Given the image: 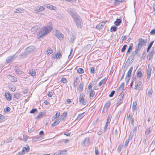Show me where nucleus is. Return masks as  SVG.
Instances as JSON below:
<instances>
[{"label": "nucleus", "mask_w": 155, "mask_h": 155, "mask_svg": "<svg viewBox=\"0 0 155 155\" xmlns=\"http://www.w3.org/2000/svg\"><path fill=\"white\" fill-rule=\"evenodd\" d=\"M47 95L49 97H51L53 95L52 92L51 91L48 92Z\"/></svg>", "instance_id": "nucleus-51"}, {"label": "nucleus", "mask_w": 155, "mask_h": 155, "mask_svg": "<svg viewBox=\"0 0 155 155\" xmlns=\"http://www.w3.org/2000/svg\"><path fill=\"white\" fill-rule=\"evenodd\" d=\"M117 29V27L115 26H112L110 29L111 31H115Z\"/></svg>", "instance_id": "nucleus-44"}, {"label": "nucleus", "mask_w": 155, "mask_h": 155, "mask_svg": "<svg viewBox=\"0 0 155 155\" xmlns=\"http://www.w3.org/2000/svg\"><path fill=\"white\" fill-rule=\"evenodd\" d=\"M151 72V69L150 68H148L147 72V78L148 79H149L150 77Z\"/></svg>", "instance_id": "nucleus-18"}, {"label": "nucleus", "mask_w": 155, "mask_h": 155, "mask_svg": "<svg viewBox=\"0 0 155 155\" xmlns=\"http://www.w3.org/2000/svg\"><path fill=\"white\" fill-rule=\"evenodd\" d=\"M137 103L136 102H133L132 106V109L133 110H136L137 109Z\"/></svg>", "instance_id": "nucleus-36"}, {"label": "nucleus", "mask_w": 155, "mask_h": 155, "mask_svg": "<svg viewBox=\"0 0 155 155\" xmlns=\"http://www.w3.org/2000/svg\"><path fill=\"white\" fill-rule=\"evenodd\" d=\"M124 82L122 83L120 86V88L122 89H123L124 87Z\"/></svg>", "instance_id": "nucleus-52"}, {"label": "nucleus", "mask_w": 155, "mask_h": 155, "mask_svg": "<svg viewBox=\"0 0 155 155\" xmlns=\"http://www.w3.org/2000/svg\"><path fill=\"white\" fill-rule=\"evenodd\" d=\"M86 141H87V143H88L89 142V138H85V139L84 140V141H83V143H85V142Z\"/></svg>", "instance_id": "nucleus-57"}, {"label": "nucleus", "mask_w": 155, "mask_h": 155, "mask_svg": "<svg viewBox=\"0 0 155 155\" xmlns=\"http://www.w3.org/2000/svg\"><path fill=\"white\" fill-rule=\"evenodd\" d=\"M55 35L60 40H62L64 38V35L61 33H57Z\"/></svg>", "instance_id": "nucleus-13"}, {"label": "nucleus", "mask_w": 155, "mask_h": 155, "mask_svg": "<svg viewBox=\"0 0 155 155\" xmlns=\"http://www.w3.org/2000/svg\"><path fill=\"white\" fill-rule=\"evenodd\" d=\"M85 113L84 112L81 114H79L78 116H77L76 119L78 120H80L84 116H83V114Z\"/></svg>", "instance_id": "nucleus-23"}, {"label": "nucleus", "mask_w": 155, "mask_h": 155, "mask_svg": "<svg viewBox=\"0 0 155 155\" xmlns=\"http://www.w3.org/2000/svg\"><path fill=\"white\" fill-rule=\"evenodd\" d=\"M150 34L152 35H155V29L152 30L150 32Z\"/></svg>", "instance_id": "nucleus-55"}, {"label": "nucleus", "mask_w": 155, "mask_h": 155, "mask_svg": "<svg viewBox=\"0 0 155 155\" xmlns=\"http://www.w3.org/2000/svg\"><path fill=\"white\" fill-rule=\"evenodd\" d=\"M115 93V91H112L110 93V94L109 95V97H112L114 95V94Z\"/></svg>", "instance_id": "nucleus-53"}, {"label": "nucleus", "mask_w": 155, "mask_h": 155, "mask_svg": "<svg viewBox=\"0 0 155 155\" xmlns=\"http://www.w3.org/2000/svg\"><path fill=\"white\" fill-rule=\"evenodd\" d=\"M29 73L32 76H35L36 74L35 71L33 69H31L29 71Z\"/></svg>", "instance_id": "nucleus-24"}, {"label": "nucleus", "mask_w": 155, "mask_h": 155, "mask_svg": "<svg viewBox=\"0 0 155 155\" xmlns=\"http://www.w3.org/2000/svg\"><path fill=\"white\" fill-rule=\"evenodd\" d=\"M45 33L44 29L43 28L41 31H40L38 33L37 35L39 38H41L47 35L45 34Z\"/></svg>", "instance_id": "nucleus-6"}, {"label": "nucleus", "mask_w": 155, "mask_h": 155, "mask_svg": "<svg viewBox=\"0 0 155 155\" xmlns=\"http://www.w3.org/2000/svg\"><path fill=\"white\" fill-rule=\"evenodd\" d=\"M110 119H111V118H110V117L109 116L107 117V122H106V123H107V124H108L110 122Z\"/></svg>", "instance_id": "nucleus-58"}, {"label": "nucleus", "mask_w": 155, "mask_h": 155, "mask_svg": "<svg viewBox=\"0 0 155 155\" xmlns=\"http://www.w3.org/2000/svg\"><path fill=\"white\" fill-rule=\"evenodd\" d=\"M84 88V83L81 82L79 85L78 90L79 92H81L82 91Z\"/></svg>", "instance_id": "nucleus-14"}, {"label": "nucleus", "mask_w": 155, "mask_h": 155, "mask_svg": "<svg viewBox=\"0 0 155 155\" xmlns=\"http://www.w3.org/2000/svg\"><path fill=\"white\" fill-rule=\"evenodd\" d=\"M5 119V117L3 115L0 114V123L3 122Z\"/></svg>", "instance_id": "nucleus-38"}, {"label": "nucleus", "mask_w": 155, "mask_h": 155, "mask_svg": "<svg viewBox=\"0 0 155 155\" xmlns=\"http://www.w3.org/2000/svg\"><path fill=\"white\" fill-rule=\"evenodd\" d=\"M151 131V129L150 127H149L145 131V134L147 135H148L150 134Z\"/></svg>", "instance_id": "nucleus-37"}, {"label": "nucleus", "mask_w": 155, "mask_h": 155, "mask_svg": "<svg viewBox=\"0 0 155 155\" xmlns=\"http://www.w3.org/2000/svg\"><path fill=\"white\" fill-rule=\"evenodd\" d=\"M60 121L59 119H56L54 122L51 124L52 127H54L57 126L60 123Z\"/></svg>", "instance_id": "nucleus-20"}, {"label": "nucleus", "mask_w": 155, "mask_h": 155, "mask_svg": "<svg viewBox=\"0 0 155 155\" xmlns=\"http://www.w3.org/2000/svg\"><path fill=\"white\" fill-rule=\"evenodd\" d=\"M10 90L12 91H15L16 88L13 85H11L9 87Z\"/></svg>", "instance_id": "nucleus-30"}, {"label": "nucleus", "mask_w": 155, "mask_h": 155, "mask_svg": "<svg viewBox=\"0 0 155 155\" xmlns=\"http://www.w3.org/2000/svg\"><path fill=\"white\" fill-rule=\"evenodd\" d=\"M93 87V84L92 83V82L90 83L89 84L88 86V89L89 90H90L91 91V90H92V87Z\"/></svg>", "instance_id": "nucleus-43"}, {"label": "nucleus", "mask_w": 155, "mask_h": 155, "mask_svg": "<svg viewBox=\"0 0 155 155\" xmlns=\"http://www.w3.org/2000/svg\"><path fill=\"white\" fill-rule=\"evenodd\" d=\"M20 94L19 93H16L14 95V97L18 99L20 97Z\"/></svg>", "instance_id": "nucleus-39"}, {"label": "nucleus", "mask_w": 155, "mask_h": 155, "mask_svg": "<svg viewBox=\"0 0 155 155\" xmlns=\"http://www.w3.org/2000/svg\"><path fill=\"white\" fill-rule=\"evenodd\" d=\"M122 147H123L122 145L121 144L119 146L118 149H117L119 151H120L121 150V149L122 148Z\"/></svg>", "instance_id": "nucleus-56"}, {"label": "nucleus", "mask_w": 155, "mask_h": 155, "mask_svg": "<svg viewBox=\"0 0 155 155\" xmlns=\"http://www.w3.org/2000/svg\"><path fill=\"white\" fill-rule=\"evenodd\" d=\"M95 94V91L93 90H91L89 92L90 97H93Z\"/></svg>", "instance_id": "nucleus-25"}, {"label": "nucleus", "mask_w": 155, "mask_h": 155, "mask_svg": "<svg viewBox=\"0 0 155 155\" xmlns=\"http://www.w3.org/2000/svg\"><path fill=\"white\" fill-rule=\"evenodd\" d=\"M62 52L59 51L57 52L55 56H52V58L53 59H54L56 58L57 59H59L62 57Z\"/></svg>", "instance_id": "nucleus-7"}, {"label": "nucleus", "mask_w": 155, "mask_h": 155, "mask_svg": "<svg viewBox=\"0 0 155 155\" xmlns=\"http://www.w3.org/2000/svg\"><path fill=\"white\" fill-rule=\"evenodd\" d=\"M107 22V21H102L101 22L96 26V28L98 30H100L102 29L103 28Z\"/></svg>", "instance_id": "nucleus-4"}, {"label": "nucleus", "mask_w": 155, "mask_h": 155, "mask_svg": "<svg viewBox=\"0 0 155 155\" xmlns=\"http://www.w3.org/2000/svg\"><path fill=\"white\" fill-rule=\"evenodd\" d=\"M147 41V39H143L141 38H139L138 39V50L140 49L142 46L146 45V44Z\"/></svg>", "instance_id": "nucleus-1"}, {"label": "nucleus", "mask_w": 155, "mask_h": 155, "mask_svg": "<svg viewBox=\"0 0 155 155\" xmlns=\"http://www.w3.org/2000/svg\"><path fill=\"white\" fill-rule=\"evenodd\" d=\"M95 68L94 67H92L90 70V71L91 73L92 74H94L95 72Z\"/></svg>", "instance_id": "nucleus-49"}, {"label": "nucleus", "mask_w": 155, "mask_h": 155, "mask_svg": "<svg viewBox=\"0 0 155 155\" xmlns=\"http://www.w3.org/2000/svg\"><path fill=\"white\" fill-rule=\"evenodd\" d=\"M67 113L66 111L64 112L61 115V119L62 120H65L67 115Z\"/></svg>", "instance_id": "nucleus-15"}, {"label": "nucleus", "mask_w": 155, "mask_h": 155, "mask_svg": "<svg viewBox=\"0 0 155 155\" xmlns=\"http://www.w3.org/2000/svg\"><path fill=\"white\" fill-rule=\"evenodd\" d=\"M77 72L79 74H82L84 72V70L81 68H80L77 70Z\"/></svg>", "instance_id": "nucleus-33"}, {"label": "nucleus", "mask_w": 155, "mask_h": 155, "mask_svg": "<svg viewBox=\"0 0 155 155\" xmlns=\"http://www.w3.org/2000/svg\"><path fill=\"white\" fill-rule=\"evenodd\" d=\"M45 10V8L42 6H40L38 7L36 9L35 11L37 12H40Z\"/></svg>", "instance_id": "nucleus-12"}, {"label": "nucleus", "mask_w": 155, "mask_h": 155, "mask_svg": "<svg viewBox=\"0 0 155 155\" xmlns=\"http://www.w3.org/2000/svg\"><path fill=\"white\" fill-rule=\"evenodd\" d=\"M153 93V90L152 89H149L148 90V95L149 97H151L152 94Z\"/></svg>", "instance_id": "nucleus-42"}, {"label": "nucleus", "mask_w": 155, "mask_h": 155, "mask_svg": "<svg viewBox=\"0 0 155 155\" xmlns=\"http://www.w3.org/2000/svg\"><path fill=\"white\" fill-rule=\"evenodd\" d=\"M43 29L46 32L45 34H47L51 31L52 27L51 25H47L44 27Z\"/></svg>", "instance_id": "nucleus-5"}, {"label": "nucleus", "mask_w": 155, "mask_h": 155, "mask_svg": "<svg viewBox=\"0 0 155 155\" xmlns=\"http://www.w3.org/2000/svg\"><path fill=\"white\" fill-rule=\"evenodd\" d=\"M121 22V19H117L114 22V25L117 26L120 25V23Z\"/></svg>", "instance_id": "nucleus-19"}, {"label": "nucleus", "mask_w": 155, "mask_h": 155, "mask_svg": "<svg viewBox=\"0 0 155 155\" xmlns=\"http://www.w3.org/2000/svg\"><path fill=\"white\" fill-rule=\"evenodd\" d=\"M5 97L6 99L9 101L12 100V97L11 94L8 92H6L5 94Z\"/></svg>", "instance_id": "nucleus-10"}, {"label": "nucleus", "mask_w": 155, "mask_h": 155, "mask_svg": "<svg viewBox=\"0 0 155 155\" xmlns=\"http://www.w3.org/2000/svg\"><path fill=\"white\" fill-rule=\"evenodd\" d=\"M69 140L67 139L65 140H64V143L67 144L69 142Z\"/></svg>", "instance_id": "nucleus-60"}, {"label": "nucleus", "mask_w": 155, "mask_h": 155, "mask_svg": "<svg viewBox=\"0 0 155 155\" xmlns=\"http://www.w3.org/2000/svg\"><path fill=\"white\" fill-rule=\"evenodd\" d=\"M133 45L132 43H131L130 44L129 47L127 51V54L130 53V51L132 49V48L133 47Z\"/></svg>", "instance_id": "nucleus-29"}, {"label": "nucleus", "mask_w": 155, "mask_h": 155, "mask_svg": "<svg viewBox=\"0 0 155 155\" xmlns=\"http://www.w3.org/2000/svg\"><path fill=\"white\" fill-rule=\"evenodd\" d=\"M154 42V41H153L151 42L149 44V45L148 46L147 49V52H148L150 50V49L151 48V47L152 46V45L153 44V43Z\"/></svg>", "instance_id": "nucleus-32"}, {"label": "nucleus", "mask_w": 155, "mask_h": 155, "mask_svg": "<svg viewBox=\"0 0 155 155\" xmlns=\"http://www.w3.org/2000/svg\"><path fill=\"white\" fill-rule=\"evenodd\" d=\"M13 60V57L10 56L8 58L6 59V63L8 64L12 62Z\"/></svg>", "instance_id": "nucleus-16"}, {"label": "nucleus", "mask_w": 155, "mask_h": 155, "mask_svg": "<svg viewBox=\"0 0 155 155\" xmlns=\"http://www.w3.org/2000/svg\"><path fill=\"white\" fill-rule=\"evenodd\" d=\"M24 154V153H23V152L22 151V152H20L18 153L17 155H22Z\"/></svg>", "instance_id": "nucleus-63"}, {"label": "nucleus", "mask_w": 155, "mask_h": 155, "mask_svg": "<svg viewBox=\"0 0 155 155\" xmlns=\"http://www.w3.org/2000/svg\"><path fill=\"white\" fill-rule=\"evenodd\" d=\"M28 138V135L26 134H24L23 135V139L25 141H26Z\"/></svg>", "instance_id": "nucleus-41"}, {"label": "nucleus", "mask_w": 155, "mask_h": 155, "mask_svg": "<svg viewBox=\"0 0 155 155\" xmlns=\"http://www.w3.org/2000/svg\"><path fill=\"white\" fill-rule=\"evenodd\" d=\"M23 12V10L20 8H18L15 10L14 12L15 13H22Z\"/></svg>", "instance_id": "nucleus-31"}, {"label": "nucleus", "mask_w": 155, "mask_h": 155, "mask_svg": "<svg viewBox=\"0 0 155 155\" xmlns=\"http://www.w3.org/2000/svg\"><path fill=\"white\" fill-rule=\"evenodd\" d=\"M110 102H107V103L105 105L104 108H105L107 109L110 107Z\"/></svg>", "instance_id": "nucleus-40"}, {"label": "nucleus", "mask_w": 155, "mask_h": 155, "mask_svg": "<svg viewBox=\"0 0 155 155\" xmlns=\"http://www.w3.org/2000/svg\"><path fill=\"white\" fill-rule=\"evenodd\" d=\"M137 76L138 78H141L143 76L142 70H141L140 71L139 70V71H137Z\"/></svg>", "instance_id": "nucleus-21"}, {"label": "nucleus", "mask_w": 155, "mask_h": 155, "mask_svg": "<svg viewBox=\"0 0 155 155\" xmlns=\"http://www.w3.org/2000/svg\"><path fill=\"white\" fill-rule=\"evenodd\" d=\"M85 95L83 94H81L79 97V100L80 103L82 105H85L87 102L85 100Z\"/></svg>", "instance_id": "nucleus-3"}, {"label": "nucleus", "mask_w": 155, "mask_h": 155, "mask_svg": "<svg viewBox=\"0 0 155 155\" xmlns=\"http://www.w3.org/2000/svg\"><path fill=\"white\" fill-rule=\"evenodd\" d=\"M154 54V52L153 51H151L150 52L149 54V59L151 60L153 58V57Z\"/></svg>", "instance_id": "nucleus-28"}, {"label": "nucleus", "mask_w": 155, "mask_h": 155, "mask_svg": "<svg viewBox=\"0 0 155 155\" xmlns=\"http://www.w3.org/2000/svg\"><path fill=\"white\" fill-rule=\"evenodd\" d=\"M71 133L70 132H68L67 133H64V135L67 136H69L70 135Z\"/></svg>", "instance_id": "nucleus-59"}, {"label": "nucleus", "mask_w": 155, "mask_h": 155, "mask_svg": "<svg viewBox=\"0 0 155 155\" xmlns=\"http://www.w3.org/2000/svg\"><path fill=\"white\" fill-rule=\"evenodd\" d=\"M153 8L154 12H155V3L153 4Z\"/></svg>", "instance_id": "nucleus-64"}, {"label": "nucleus", "mask_w": 155, "mask_h": 155, "mask_svg": "<svg viewBox=\"0 0 155 155\" xmlns=\"http://www.w3.org/2000/svg\"><path fill=\"white\" fill-rule=\"evenodd\" d=\"M105 78L101 80L99 83L98 86H100L102 85L104 83L105 81Z\"/></svg>", "instance_id": "nucleus-45"}, {"label": "nucleus", "mask_w": 155, "mask_h": 155, "mask_svg": "<svg viewBox=\"0 0 155 155\" xmlns=\"http://www.w3.org/2000/svg\"><path fill=\"white\" fill-rule=\"evenodd\" d=\"M95 153L96 155H99L98 149L97 147H95Z\"/></svg>", "instance_id": "nucleus-47"}, {"label": "nucleus", "mask_w": 155, "mask_h": 155, "mask_svg": "<svg viewBox=\"0 0 155 155\" xmlns=\"http://www.w3.org/2000/svg\"><path fill=\"white\" fill-rule=\"evenodd\" d=\"M53 52V51L51 48H48L47 51L46 53L48 55H49Z\"/></svg>", "instance_id": "nucleus-22"}, {"label": "nucleus", "mask_w": 155, "mask_h": 155, "mask_svg": "<svg viewBox=\"0 0 155 155\" xmlns=\"http://www.w3.org/2000/svg\"><path fill=\"white\" fill-rule=\"evenodd\" d=\"M102 132L101 130L99 131H98L97 132V133L98 135H101L102 134Z\"/></svg>", "instance_id": "nucleus-61"}, {"label": "nucleus", "mask_w": 155, "mask_h": 155, "mask_svg": "<svg viewBox=\"0 0 155 155\" xmlns=\"http://www.w3.org/2000/svg\"><path fill=\"white\" fill-rule=\"evenodd\" d=\"M37 110V109H34L31 110L30 112L31 114L34 113Z\"/></svg>", "instance_id": "nucleus-54"}, {"label": "nucleus", "mask_w": 155, "mask_h": 155, "mask_svg": "<svg viewBox=\"0 0 155 155\" xmlns=\"http://www.w3.org/2000/svg\"><path fill=\"white\" fill-rule=\"evenodd\" d=\"M68 104H70L71 102V101L70 99H68L66 100Z\"/></svg>", "instance_id": "nucleus-62"}, {"label": "nucleus", "mask_w": 155, "mask_h": 155, "mask_svg": "<svg viewBox=\"0 0 155 155\" xmlns=\"http://www.w3.org/2000/svg\"><path fill=\"white\" fill-rule=\"evenodd\" d=\"M34 47L33 46H30L27 48V51L28 52H31L34 51Z\"/></svg>", "instance_id": "nucleus-27"}, {"label": "nucleus", "mask_w": 155, "mask_h": 155, "mask_svg": "<svg viewBox=\"0 0 155 155\" xmlns=\"http://www.w3.org/2000/svg\"><path fill=\"white\" fill-rule=\"evenodd\" d=\"M11 110V109L10 107H7L6 108H5L4 110V112L5 113H7L9 112Z\"/></svg>", "instance_id": "nucleus-35"}, {"label": "nucleus", "mask_w": 155, "mask_h": 155, "mask_svg": "<svg viewBox=\"0 0 155 155\" xmlns=\"http://www.w3.org/2000/svg\"><path fill=\"white\" fill-rule=\"evenodd\" d=\"M125 0H115L114 4L115 5H118L120 2H124Z\"/></svg>", "instance_id": "nucleus-26"}, {"label": "nucleus", "mask_w": 155, "mask_h": 155, "mask_svg": "<svg viewBox=\"0 0 155 155\" xmlns=\"http://www.w3.org/2000/svg\"><path fill=\"white\" fill-rule=\"evenodd\" d=\"M45 7L51 10H55L57 9V8L56 7L48 4H46L45 5Z\"/></svg>", "instance_id": "nucleus-11"}, {"label": "nucleus", "mask_w": 155, "mask_h": 155, "mask_svg": "<svg viewBox=\"0 0 155 155\" xmlns=\"http://www.w3.org/2000/svg\"><path fill=\"white\" fill-rule=\"evenodd\" d=\"M78 17L77 18H76V19H75V21L78 27H81V24L82 23V20L80 18H78Z\"/></svg>", "instance_id": "nucleus-8"}, {"label": "nucleus", "mask_w": 155, "mask_h": 155, "mask_svg": "<svg viewBox=\"0 0 155 155\" xmlns=\"http://www.w3.org/2000/svg\"><path fill=\"white\" fill-rule=\"evenodd\" d=\"M129 142V139H127L126 140L125 142V144H124V145H125V147H126L127 146Z\"/></svg>", "instance_id": "nucleus-50"}, {"label": "nucleus", "mask_w": 155, "mask_h": 155, "mask_svg": "<svg viewBox=\"0 0 155 155\" xmlns=\"http://www.w3.org/2000/svg\"><path fill=\"white\" fill-rule=\"evenodd\" d=\"M60 115V113L59 111H57L54 116V118L56 119Z\"/></svg>", "instance_id": "nucleus-34"}, {"label": "nucleus", "mask_w": 155, "mask_h": 155, "mask_svg": "<svg viewBox=\"0 0 155 155\" xmlns=\"http://www.w3.org/2000/svg\"><path fill=\"white\" fill-rule=\"evenodd\" d=\"M127 47V45H124L123 48H122L121 50V51L122 52H124L125 50L126 49V48Z\"/></svg>", "instance_id": "nucleus-48"}, {"label": "nucleus", "mask_w": 155, "mask_h": 155, "mask_svg": "<svg viewBox=\"0 0 155 155\" xmlns=\"http://www.w3.org/2000/svg\"><path fill=\"white\" fill-rule=\"evenodd\" d=\"M30 150V147L28 145H27L26 147H23L22 148V151L23 153H25V152H28Z\"/></svg>", "instance_id": "nucleus-17"}, {"label": "nucleus", "mask_w": 155, "mask_h": 155, "mask_svg": "<svg viewBox=\"0 0 155 155\" xmlns=\"http://www.w3.org/2000/svg\"><path fill=\"white\" fill-rule=\"evenodd\" d=\"M8 78L12 82H15L17 81V79L15 77L9 75L8 76Z\"/></svg>", "instance_id": "nucleus-9"}, {"label": "nucleus", "mask_w": 155, "mask_h": 155, "mask_svg": "<svg viewBox=\"0 0 155 155\" xmlns=\"http://www.w3.org/2000/svg\"><path fill=\"white\" fill-rule=\"evenodd\" d=\"M133 67H131L128 71L126 76L125 78V80L127 84L128 83V82L129 81V80L130 79L131 76V74L133 70Z\"/></svg>", "instance_id": "nucleus-2"}, {"label": "nucleus", "mask_w": 155, "mask_h": 155, "mask_svg": "<svg viewBox=\"0 0 155 155\" xmlns=\"http://www.w3.org/2000/svg\"><path fill=\"white\" fill-rule=\"evenodd\" d=\"M60 81L63 83H65L67 82V80L65 78H62L61 79Z\"/></svg>", "instance_id": "nucleus-46"}]
</instances>
